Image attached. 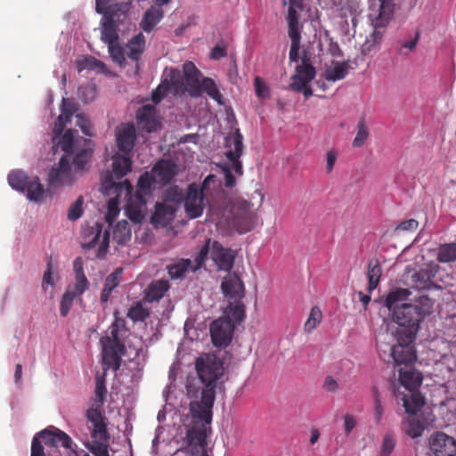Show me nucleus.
Here are the masks:
<instances>
[{
    "mask_svg": "<svg viewBox=\"0 0 456 456\" xmlns=\"http://www.w3.org/2000/svg\"><path fill=\"white\" fill-rule=\"evenodd\" d=\"M196 370L202 385L200 399L190 403L191 421L186 430V450L193 456H209L207 438L211 434L213 406L217 381L224 370L221 365L196 361Z\"/></svg>",
    "mask_w": 456,
    "mask_h": 456,
    "instance_id": "nucleus-1",
    "label": "nucleus"
},
{
    "mask_svg": "<svg viewBox=\"0 0 456 456\" xmlns=\"http://www.w3.org/2000/svg\"><path fill=\"white\" fill-rule=\"evenodd\" d=\"M158 183L151 172H144L139 177L137 190L133 194V185L127 179L123 182L113 181L112 175H109L104 182L106 193H117L118 197L126 198L125 211L127 217L135 224H140L144 218L146 211V197L151 195L152 185Z\"/></svg>",
    "mask_w": 456,
    "mask_h": 456,
    "instance_id": "nucleus-2",
    "label": "nucleus"
},
{
    "mask_svg": "<svg viewBox=\"0 0 456 456\" xmlns=\"http://www.w3.org/2000/svg\"><path fill=\"white\" fill-rule=\"evenodd\" d=\"M434 301L421 296L414 303H403L392 311L393 321L398 324L397 335H403L408 341H415L420 323L432 313Z\"/></svg>",
    "mask_w": 456,
    "mask_h": 456,
    "instance_id": "nucleus-3",
    "label": "nucleus"
},
{
    "mask_svg": "<svg viewBox=\"0 0 456 456\" xmlns=\"http://www.w3.org/2000/svg\"><path fill=\"white\" fill-rule=\"evenodd\" d=\"M133 0H95V11L102 14L101 39L110 45L119 40L118 26L126 19Z\"/></svg>",
    "mask_w": 456,
    "mask_h": 456,
    "instance_id": "nucleus-4",
    "label": "nucleus"
},
{
    "mask_svg": "<svg viewBox=\"0 0 456 456\" xmlns=\"http://www.w3.org/2000/svg\"><path fill=\"white\" fill-rule=\"evenodd\" d=\"M126 331L125 319L115 317L105 336L101 338L102 362L106 369L111 368L117 370L120 368L121 356L126 353L125 335Z\"/></svg>",
    "mask_w": 456,
    "mask_h": 456,
    "instance_id": "nucleus-5",
    "label": "nucleus"
},
{
    "mask_svg": "<svg viewBox=\"0 0 456 456\" xmlns=\"http://www.w3.org/2000/svg\"><path fill=\"white\" fill-rule=\"evenodd\" d=\"M399 380L408 391L401 398L405 411L409 414L417 413L424 405V397L419 388L422 383V375L411 367L399 370Z\"/></svg>",
    "mask_w": 456,
    "mask_h": 456,
    "instance_id": "nucleus-6",
    "label": "nucleus"
},
{
    "mask_svg": "<svg viewBox=\"0 0 456 456\" xmlns=\"http://www.w3.org/2000/svg\"><path fill=\"white\" fill-rule=\"evenodd\" d=\"M397 343L394 346L386 345L387 349L380 348V356L387 362L395 365H404L405 368L411 365L416 360L414 341H408L403 335L395 334Z\"/></svg>",
    "mask_w": 456,
    "mask_h": 456,
    "instance_id": "nucleus-7",
    "label": "nucleus"
},
{
    "mask_svg": "<svg viewBox=\"0 0 456 456\" xmlns=\"http://www.w3.org/2000/svg\"><path fill=\"white\" fill-rule=\"evenodd\" d=\"M243 136L239 129L225 137V156L231 163V169L236 174H242V165L240 158L243 152Z\"/></svg>",
    "mask_w": 456,
    "mask_h": 456,
    "instance_id": "nucleus-8",
    "label": "nucleus"
},
{
    "mask_svg": "<svg viewBox=\"0 0 456 456\" xmlns=\"http://www.w3.org/2000/svg\"><path fill=\"white\" fill-rule=\"evenodd\" d=\"M183 204L189 218L195 219L202 216L206 206V198L201 194L199 185L195 183L188 185Z\"/></svg>",
    "mask_w": 456,
    "mask_h": 456,
    "instance_id": "nucleus-9",
    "label": "nucleus"
},
{
    "mask_svg": "<svg viewBox=\"0 0 456 456\" xmlns=\"http://www.w3.org/2000/svg\"><path fill=\"white\" fill-rule=\"evenodd\" d=\"M74 182V175L68 156H62L58 164L52 167L48 174V183L51 188L60 185H69Z\"/></svg>",
    "mask_w": 456,
    "mask_h": 456,
    "instance_id": "nucleus-10",
    "label": "nucleus"
},
{
    "mask_svg": "<svg viewBox=\"0 0 456 456\" xmlns=\"http://www.w3.org/2000/svg\"><path fill=\"white\" fill-rule=\"evenodd\" d=\"M234 324L226 318L215 320L210 325V335L214 346L217 347L227 346L232 338Z\"/></svg>",
    "mask_w": 456,
    "mask_h": 456,
    "instance_id": "nucleus-11",
    "label": "nucleus"
},
{
    "mask_svg": "<svg viewBox=\"0 0 456 456\" xmlns=\"http://www.w3.org/2000/svg\"><path fill=\"white\" fill-rule=\"evenodd\" d=\"M86 417L90 421L94 428L91 431L92 438H97L102 440H107L110 438V434L107 430L106 417L102 410V406L94 404L91 406L86 411Z\"/></svg>",
    "mask_w": 456,
    "mask_h": 456,
    "instance_id": "nucleus-12",
    "label": "nucleus"
},
{
    "mask_svg": "<svg viewBox=\"0 0 456 456\" xmlns=\"http://www.w3.org/2000/svg\"><path fill=\"white\" fill-rule=\"evenodd\" d=\"M429 448L436 456H455L456 439L443 432H437L429 438Z\"/></svg>",
    "mask_w": 456,
    "mask_h": 456,
    "instance_id": "nucleus-13",
    "label": "nucleus"
},
{
    "mask_svg": "<svg viewBox=\"0 0 456 456\" xmlns=\"http://www.w3.org/2000/svg\"><path fill=\"white\" fill-rule=\"evenodd\" d=\"M137 138L134 124L124 123L116 128V143L118 149L126 155L133 151Z\"/></svg>",
    "mask_w": 456,
    "mask_h": 456,
    "instance_id": "nucleus-14",
    "label": "nucleus"
},
{
    "mask_svg": "<svg viewBox=\"0 0 456 456\" xmlns=\"http://www.w3.org/2000/svg\"><path fill=\"white\" fill-rule=\"evenodd\" d=\"M395 4L393 2L382 0L378 13L373 12L369 15L373 28L383 33L394 16Z\"/></svg>",
    "mask_w": 456,
    "mask_h": 456,
    "instance_id": "nucleus-15",
    "label": "nucleus"
},
{
    "mask_svg": "<svg viewBox=\"0 0 456 456\" xmlns=\"http://www.w3.org/2000/svg\"><path fill=\"white\" fill-rule=\"evenodd\" d=\"M314 67L308 63V61L303 59L302 64L297 66L296 73L291 77L289 87L295 92H301L304 87L315 77Z\"/></svg>",
    "mask_w": 456,
    "mask_h": 456,
    "instance_id": "nucleus-16",
    "label": "nucleus"
},
{
    "mask_svg": "<svg viewBox=\"0 0 456 456\" xmlns=\"http://www.w3.org/2000/svg\"><path fill=\"white\" fill-rule=\"evenodd\" d=\"M183 78L187 92L192 97L201 96V72L197 69L191 61H186L183 65Z\"/></svg>",
    "mask_w": 456,
    "mask_h": 456,
    "instance_id": "nucleus-17",
    "label": "nucleus"
},
{
    "mask_svg": "<svg viewBox=\"0 0 456 456\" xmlns=\"http://www.w3.org/2000/svg\"><path fill=\"white\" fill-rule=\"evenodd\" d=\"M37 436H39L48 446L56 447L60 444L65 449L75 451L71 437L59 428H45L40 431Z\"/></svg>",
    "mask_w": 456,
    "mask_h": 456,
    "instance_id": "nucleus-18",
    "label": "nucleus"
},
{
    "mask_svg": "<svg viewBox=\"0 0 456 456\" xmlns=\"http://www.w3.org/2000/svg\"><path fill=\"white\" fill-rule=\"evenodd\" d=\"M211 258L220 270L228 272L233 267L235 254L215 240L211 246Z\"/></svg>",
    "mask_w": 456,
    "mask_h": 456,
    "instance_id": "nucleus-19",
    "label": "nucleus"
},
{
    "mask_svg": "<svg viewBox=\"0 0 456 456\" xmlns=\"http://www.w3.org/2000/svg\"><path fill=\"white\" fill-rule=\"evenodd\" d=\"M132 169V159L130 155L115 154L112 157V173H108L102 178V188L104 189L105 179L109 175H112L113 181L118 183L122 180Z\"/></svg>",
    "mask_w": 456,
    "mask_h": 456,
    "instance_id": "nucleus-20",
    "label": "nucleus"
},
{
    "mask_svg": "<svg viewBox=\"0 0 456 456\" xmlns=\"http://www.w3.org/2000/svg\"><path fill=\"white\" fill-rule=\"evenodd\" d=\"M158 183H171L177 172L176 165L169 159L159 160L151 170Z\"/></svg>",
    "mask_w": 456,
    "mask_h": 456,
    "instance_id": "nucleus-21",
    "label": "nucleus"
},
{
    "mask_svg": "<svg viewBox=\"0 0 456 456\" xmlns=\"http://www.w3.org/2000/svg\"><path fill=\"white\" fill-rule=\"evenodd\" d=\"M61 109V113L58 117L53 127L55 137L61 136L67 124L71 122L72 116L77 110V104L73 99L63 98Z\"/></svg>",
    "mask_w": 456,
    "mask_h": 456,
    "instance_id": "nucleus-22",
    "label": "nucleus"
},
{
    "mask_svg": "<svg viewBox=\"0 0 456 456\" xmlns=\"http://www.w3.org/2000/svg\"><path fill=\"white\" fill-rule=\"evenodd\" d=\"M221 288L226 297L235 300H240L244 297V283L235 273L227 274L222 281Z\"/></svg>",
    "mask_w": 456,
    "mask_h": 456,
    "instance_id": "nucleus-23",
    "label": "nucleus"
},
{
    "mask_svg": "<svg viewBox=\"0 0 456 456\" xmlns=\"http://www.w3.org/2000/svg\"><path fill=\"white\" fill-rule=\"evenodd\" d=\"M138 125L142 130L151 133L156 131L159 126V122L156 117V109L151 105H143L136 113Z\"/></svg>",
    "mask_w": 456,
    "mask_h": 456,
    "instance_id": "nucleus-24",
    "label": "nucleus"
},
{
    "mask_svg": "<svg viewBox=\"0 0 456 456\" xmlns=\"http://www.w3.org/2000/svg\"><path fill=\"white\" fill-rule=\"evenodd\" d=\"M175 208L167 203H156L155 211L151 216V223L157 226L165 227L168 225L175 217Z\"/></svg>",
    "mask_w": 456,
    "mask_h": 456,
    "instance_id": "nucleus-25",
    "label": "nucleus"
},
{
    "mask_svg": "<svg viewBox=\"0 0 456 456\" xmlns=\"http://www.w3.org/2000/svg\"><path fill=\"white\" fill-rule=\"evenodd\" d=\"M170 288L167 280L152 281L144 291V299L149 303L159 301Z\"/></svg>",
    "mask_w": 456,
    "mask_h": 456,
    "instance_id": "nucleus-26",
    "label": "nucleus"
},
{
    "mask_svg": "<svg viewBox=\"0 0 456 456\" xmlns=\"http://www.w3.org/2000/svg\"><path fill=\"white\" fill-rule=\"evenodd\" d=\"M164 12L162 7L158 5L151 6L144 13L140 21V28L146 33L151 32L157 24L162 20Z\"/></svg>",
    "mask_w": 456,
    "mask_h": 456,
    "instance_id": "nucleus-27",
    "label": "nucleus"
},
{
    "mask_svg": "<svg viewBox=\"0 0 456 456\" xmlns=\"http://www.w3.org/2000/svg\"><path fill=\"white\" fill-rule=\"evenodd\" d=\"M145 43L146 39L142 32L134 36L125 46L126 56L134 61H139L145 50Z\"/></svg>",
    "mask_w": 456,
    "mask_h": 456,
    "instance_id": "nucleus-28",
    "label": "nucleus"
},
{
    "mask_svg": "<svg viewBox=\"0 0 456 456\" xmlns=\"http://www.w3.org/2000/svg\"><path fill=\"white\" fill-rule=\"evenodd\" d=\"M123 273V268L118 267L109 274L104 281L103 289L101 292L100 301L102 304H107L112 291L120 284Z\"/></svg>",
    "mask_w": 456,
    "mask_h": 456,
    "instance_id": "nucleus-29",
    "label": "nucleus"
},
{
    "mask_svg": "<svg viewBox=\"0 0 456 456\" xmlns=\"http://www.w3.org/2000/svg\"><path fill=\"white\" fill-rule=\"evenodd\" d=\"M436 272L429 268L420 269L411 276L412 287L418 290L428 289L434 284Z\"/></svg>",
    "mask_w": 456,
    "mask_h": 456,
    "instance_id": "nucleus-30",
    "label": "nucleus"
},
{
    "mask_svg": "<svg viewBox=\"0 0 456 456\" xmlns=\"http://www.w3.org/2000/svg\"><path fill=\"white\" fill-rule=\"evenodd\" d=\"M348 61H333L332 65L324 71V78L327 81H338L344 79L348 73Z\"/></svg>",
    "mask_w": 456,
    "mask_h": 456,
    "instance_id": "nucleus-31",
    "label": "nucleus"
},
{
    "mask_svg": "<svg viewBox=\"0 0 456 456\" xmlns=\"http://www.w3.org/2000/svg\"><path fill=\"white\" fill-rule=\"evenodd\" d=\"M411 295V292L409 289L397 288L393 289L387 294L385 305L392 312L395 307H399L403 301L407 300Z\"/></svg>",
    "mask_w": 456,
    "mask_h": 456,
    "instance_id": "nucleus-32",
    "label": "nucleus"
},
{
    "mask_svg": "<svg viewBox=\"0 0 456 456\" xmlns=\"http://www.w3.org/2000/svg\"><path fill=\"white\" fill-rule=\"evenodd\" d=\"M411 415L404 422L403 429L410 437L418 438L422 436L427 425L416 413Z\"/></svg>",
    "mask_w": 456,
    "mask_h": 456,
    "instance_id": "nucleus-33",
    "label": "nucleus"
},
{
    "mask_svg": "<svg viewBox=\"0 0 456 456\" xmlns=\"http://www.w3.org/2000/svg\"><path fill=\"white\" fill-rule=\"evenodd\" d=\"M85 147L81 150H77L73 158V164L77 170H84L86 165L90 161L93 150L91 148L92 142L88 139H84Z\"/></svg>",
    "mask_w": 456,
    "mask_h": 456,
    "instance_id": "nucleus-34",
    "label": "nucleus"
},
{
    "mask_svg": "<svg viewBox=\"0 0 456 456\" xmlns=\"http://www.w3.org/2000/svg\"><path fill=\"white\" fill-rule=\"evenodd\" d=\"M382 274V268L378 260L371 259L368 263V292L370 294L379 285Z\"/></svg>",
    "mask_w": 456,
    "mask_h": 456,
    "instance_id": "nucleus-35",
    "label": "nucleus"
},
{
    "mask_svg": "<svg viewBox=\"0 0 456 456\" xmlns=\"http://www.w3.org/2000/svg\"><path fill=\"white\" fill-rule=\"evenodd\" d=\"M385 33L372 29V32L366 37L364 43L362 45V53L363 55H369L371 53H375L380 46Z\"/></svg>",
    "mask_w": 456,
    "mask_h": 456,
    "instance_id": "nucleus-36",
    "label": "nucleus"
},
{
    "mask_svg": "<svg viewBox=\"0 0 456 456\" xmlns=\"http://www.w3.org/2000/svg\"><path fill=\"white\" fill-rule=\"evenodd\" d=\"M189 271H196L191 260L190 259L182 258L167 266L168 274L173 279L182 278Z\"/></svg>",
    "mask_w": 456,
    "mask_h": 456,
    "instance_id": "nucleus-37",
    "label": "nucleus"
},
{
    "mask_svg": "<svg viewBox=\"0 0 456 456\" xmlns=\"http://www.w3.org/2000/svg\"><path fill=\"white\" fill-rule=\"evenodd\" d=\"M222 318L231 320L234 325L235 323H240L245 318L244 304L240 300H235L233 303H230L224 312V316Z\"/></svg>",
    "mask_w": 456,
    "mask_h": 456,
    "instance_id": "nucleus-38",
    "label": "nucleus"
},
{
    "mask_svg": "<svg viewBox=\"0 0 456 456\" xmlns=\"http://www.w3.org/2000/svg\"><path fill=\"white\" fill-rule=\"evenodd\" d=\"M201 94L206 93L211 99L216 101L219 105H224L223 95L220 93L216 82L210 77H203L201 79Z\"/></svg>",
    "mask_w": 456,
    "mask_h": 456,
    "instance_id": "nucleus-39",
    "label": "nucleus"
},
{
    "mask_svg": "<svg viewBox=\"0 0 456 456\" xmlns=\"http://www.w3.org/2000/svg\"><path fill=\"white\" fill-rule=\"evenodd\" d=\"M169 89H171L175 95H182L187 92L185 81L183 76H182L180 70L173 69L169 74Z\"/></svg>",
    "mask_w": 456,
    "mask_h": 456,
    "instance_id": "nucleus-40",
    "label": "nucleus"
},
{
    "mask_svg": "<svg viewBox=\"0 0 456 456\" xmlns=\"http://www.w3.org/2000/svg\"><path fill=\"white\" fill-rule=\"evenodd\" d=\"M25 191L27 192V197L29 200L38 201L42 199L45 189L43 184L40 183L39 178L34 176L29 177Z\"/></svg>",
    "mask_w": 456,
    "mask_h": 456,
    "instance_id": "nucleus-41",
    "label": "nucleus"
},
{
    "mask_svg": "<svg viewBox=\"0 0 456 456\" xmlns=\"http://www.w3.org/2000/svg\"><path fill=\"white\" fill-rule=\"evenodd\" d=\"M28 179L29 177L20 170L12 171L8 175V183L10 186L21 192H25Z\"/></svg>",
    "mask_w": 456,
    "mask_h": 456,
    "instance_id": "nucleus-42",
    "label": "nucleus"
},
{
    "mask_svg": "<svg viewBox=\"0 0 456 456\" xmlns=\"http://www.w3.org/2000/svg\"><path fill=\"white\" fill-rule=\"evenodd\" d=\"M109 441L110 439H107L105 441L102 439L93 438V441L85 444V446L94 456H110Z\"/></svg>",
    "mask_w": 456,
    "mask_h": 456,
    "instance_id": "nucleus-43",
    "label": "nucleus"
},
{
    "mask_svg": "<svg viewBox=\"0 0 456 456\" xmlns=\"http://www.w3.org/2000/svg\"><path fill=\"white\" fill-rule=\"evenodd\" d=\"M370 135L369 127L366 124L365 118H361L357 123V133L353 140L352 145L354 148H361L364 145Z\"/></svg>",
    "mask_w": 456,
    "mask_h": 456,
    "instance_id": "nucleus-44",
    "label": "nucleus"
},
{
    "mask_svg": "<svg viewBox=\"0 0 456 456\" xmlns=\"http://www.w3.org/2000/svg\"><path fill=\"white\" fill-rule=\"evenodd\" d=\"M113 239L118 244H125L131 239V231L126 221L118 222L113 230Z\"/></svg>",
    "mask_w": 456,
    "mask_h": 456,
    "instance_id": "nucleus-45",
    "label": "nucleus"
},
{
    "mask_svg": "<svg viewBox=\"0 0 456 456\" xmlns=\"http://www.w3.org/2000/svg\"><path fill=\"white\" fill-rule=\"evenodd\" d=\"M126 315L134 322H144L150 317V311L141 302H136L128 309Z\"/></svg>",
    "mask_w": 456,
    "mask_h": 456,
    "instance_id": "nucleus-46",
    "label": "nucleus"
},
{
    "mask_svg": "<svg viewBox=\"0 0 456 456\" xmlns=\"http://www.w3.org/2000/svg\"><path fill=\"white\" fill-rule=\"evenodd\" d=\"M220 187V183L217 177L214 175H208L201 185H199V189L201 191V194L204 195L206 199L212 196V194Z\"/></svg>",
    "mask_w": 456,
    "mask_h": 456,
    "instance_id": "nucleus-47",
    "label": "nucleus"
},
{
    "mask_svg": "<svg viewBox=\"0 0 456 456\" xmlns=\"http://www.w3.org/2000/svg\"><path fill=\"white\" fill-rule=\"evenodd\" d=\"M107 388L105 385V377L103 375H97L95 378V389H94V404L102 406L105 401Z\"/></svg>",
    "mask_w": 456,
    "mask_h": 456,
    "instance_id": "nucleus-48",
    "label": "nucleus"
},
{
    "mask_svg": "<svg viewBox=\"0 0 456 456\" xmlns=\"http://www.w3.org/2000/svg\"><path fill=\"white\" fill-rule=\"evenodd\" d=\"M437 259L443 263H449L456 260V243L441 245Z\"/></svg>",
    "mask_w": 456,
    "mask_h": 456,
    "instance_id": "nucleus-49",
    "label": "nucleus"
},
{
    "mask_svg": "<svg viewBox=\"0 0 456 456\" xmlns=\"http://www.w3.org/2000/svg\"><path fill=\"white\" fill-rule=\"evenodd\" d=\"M77 68L78 72L84 69H102L104 68V63L94 57L86 56L77 61Z\"/></svg>",
    "mask_w": 456,
    "mask_h": 456,
    "instance_id": "nucleus-50",
    "label": "nucleus"
},
{
    "mask_svg": "<svg viewBox=\"0 0 456 456\" xmlns=\"http://www.w3.org/2000/svg\"><path fill=\"white\" fill-rule=\"evenodd\" d=\"M76 297H77L71 291L70 288H68L60 302V314L62 317L68 315Z\"/></svg>",
    "mask_w": 456,
    "mask_h": 456,
    "instance_id": "nucleus-51",
    "label": "nucleus"
},
{
    "mask_svg": "<svg viewBox=\"0 0 456 456\" xmlns=\"http://www.w3.org/2000/svg\"><path fill=\"white\" fill-rule=\"evenodd\" d=\"M76 133L73 129H68L61 137L59 145L61 150L68 155L74 151V134Z\"/></svg>",
    "mask_w": 456,
    "mask_h": 456,
    "instance_id": "nucleus-52",
    "label": "nucleus"
},
{
    "mask_svg": "<svg viewBox=\"0 0 456 456\" xmlns=\"http://www.w3.org/2000/svg\"><path fill=\"white\" fill-rule=\"evenodd\" d=\"M108 45V50L110 53V55L114 62L118 64L119 66H125L126 64V57H125V51L120 46L118 41L117 43H113Z\"/></svg>",
    "mask_w": 456,
    "mask_h": 456,
    "instance_id": "nucleus-53",
    "label": "nucleus"
},
{
    "mask_svg": "<svg viewBox=\"0 0 456 456\" xmlns=\"http://www.w3.org/2000/svg\"><path fill=\"white\" fill-rule=\"evenodd\" d=\"M322 318V311L318 306L312 307L308 319L305 323V330L312 332L321 322Z\"/></svg>",
    "mask_w": 456,
    "mask_h": 456,
    "instance_id": "nucleus-54",
    "label": "nucleus"
},
{
    "mask_svg": "<svg viewBox=\"0 0 456 456\" xmlns=\"http://www.w3.org/2000/svg\"><path fill=\"white\" fill-rule=\"evenodd\" d=\"M289 37L291 40L289 61L290 62H297L299 60L301 34L300 32H293V34H289Z\"/></svg>",
    "mask_w": 456,
    "mask_h": 456,
    "instance_id": "nucleus-55",
    "label": "nucleus"
},
{
    "mask_svg": "<svg viewBox=\"0 0 456 456\" xmlns=\"http://www.w3.org/2000/svg\"><path fill=\"white\" fill-rule=\"evenodd\" d=\"M297 11H299L297 7L289 6L288 10V26H289V34H293V32H300L299 29V15Z\"/></svg>",
    "mask_w": 456,
    "mask_h": 456,
    "instance_id": "nucleus-56",
    "label": "nucleus"
},
{
    "mask_svg": "<svg viewBox=\"0 0 456 456\" xmlns=\"http://www.w3.org/2000/svg\"><path fill=\"white\" fill-rule=\"evenodd\" d=\"M211 246H212L211 240L208 239L206 243L201 247L200 252L198 253L197 256L195 257L196 265H193L195 270H198L204 265L209 252L211 253Z\"/></svg>",
    "mask_w": 456,
    "mask_h": 456,
    "instance_id": "nucleus-57",
    "label": "nucleus"
},
{
    "mask_svg": "<svg viewBox=\"0 0 456 456\" xmlns=\"http://www.w3.org/2000/svg\"><path fill=\"white\" fill-rule=\"evenodd\" d=\"M395 444L396 442L394 436L390 433L386 434L382 440L379 456H391Z\"/></svg>",
    "mask_w": 456,
    "mask_h": 456,
    "instance_id": "nucleus-58",
    "label": "nucleus"
},
{
    "mask_svg": "<svg viewBox=\"0 0 456 456\" xmlns=\"http://www.w3.org/2000/svg\"><path fill=\"white\" fill-rule=\"evenodd\" d=\"M77 94L85 102H91L96 97V86L93 84L80 86Z\"/></svg>",
    "mask_w": 456,
    "mask_h": 456,
    "instance_id": "nucleus-59",
    "label": "nucleus"
},
{
    "mask_svg": "<svg viewBox=\"0 0 456 456\" xmlns=\"http://www.w3.org/2000/svg\"><path fill=\"white\" fill-rule=\"evenodd\" d=\"M164 200L166 202H172L175 204H180L183 202L184 196L182 191L178 187H172L166 191L164 194Z\"/></svg>",
    "mask_w": 456,
    "mask_h": 456,
    "instance_id": "nucleus-60",
    "label": "nucleus"
},
{
    "mask_svg": "<svg viewBox=\"0 0 456 456\" xmlns=\"http://www.w3.org/2000/svg\"><path fill=\"white\" fill-rule=\"evenodd\" d=\"M75 280L74 288L70 289L77 297H80L89 289L90 283L86 275L76 276Z\"/></svg>",
    "mask_w": 456,
    "mask_h": 456,
    "instance_id": "nucleus-61",
    "label": "nucleus"
},
{
    "mask_svg": "<svg viewBox=\"0 0 456 456\" xmlns=\"http://www.w3.org/2000/svg\"><path fill=\"white\" fill-rule=\"evenodd\" d=\"M83 198L79 197L69 208L68 218L71 221L78 219L82 216Z\"/></svg>",
    "mask_w": 456,
    "mask_h": 456,
    "instance_id": "nucleus-62",
    "label": "nucleus"
},
{
    "mask_svg": "<svg viewBox=\"0 0 456 456\" xmlns=\"http://www.w3.org/2000/svg\"><path fill=\"white\" fill-rule=\"evenodd\" d=\"M76 118H77V126H78L81 128L82 132L86 135L92 136L93 135L92 125H91L90 120L86 118V116L79 113V114L76 115Z\"/></svg>",
    "mask_w": 456,
    "mask_h": 456,
    "instance_id": "nucleus-63",
    "label": "nucleus"
},
{
    "mask_svg": "<svg viewBox=\"0 0 456 456\" xmlns=\"http://www.w3.org/2000/svg\"><path fill=\"white\" fill-rule=\"evenodd\" d=\"M169 90L167 80L162 81L152 93V101L156 103L159 102L167 94Z\"/></svg>",
    "mask_w": 456,
    "mask_h": 456,
    "instance_id": "nucleus-64",
    "label": "nucleus"
}]
</instances>
